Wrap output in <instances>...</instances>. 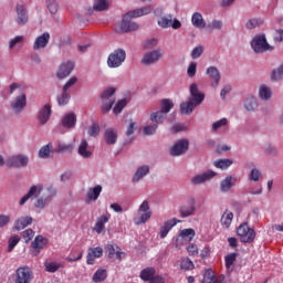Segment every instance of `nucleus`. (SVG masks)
<instances>
[{"instance_id":"nucleus-1","label":"nucleus","mask_w":283,"mask_h":283,"mask_svg":"<svg viewBox=\"0 0 283 283\" xmlns=\"http://www.w3.org/2000/svg\"><path fill=\"white\" fill-rule=\"evenodd\" d=\"M151 10H153L151 6H146L140 9L128 11L126 14H124L122 22L119 23V28H116L115 32H117V34L136 32L139 25L138 23L132 21V19H138V17H145L147 14H151Z\"/></svg>"},{"instance_id":"nucleus-2","label":"nucleus","mask_w":283,"mask_h":283,"mask_svg":"<svg viewBox=\"0 0 283 283\" xmlns=\"http://www.w3.org/2000/svg\"><path fill=\"white\" fill-rule=\"evenodd\" d=\"M203 101H205V93L198 90V84L192 83L190 85V97L188 102H184L180 104L181 114H184L185 116H189V114H192L193 109H196L198 105H201Z\"/></svg>"},{"instance_id":"nucleus-3","label":"nucleus","mask_w":283,"mask_h":283,"mask_svg":"<svg viewBox=\"0 0 283 283\" xmlns=\"http://www.w3.org/2000/svg\"><path fill=\"white\" fill-rule=\"evenodd\" d=\"M255 54H264V52H273V46L266 41V35H255L250 43Z\"/></svg>"},{"instance_id":"nucleus-4","label":"nucleus","mask_w":283,"mask_h":283,"mask_svg":"<svg viewBox=\"0 0 283 283\" xmlns=\"http://www.w3.org/2000/svg\"><path fill=\"white\" fill-rule=\"evenodd\" d=\"M237 235L243 244H251L255 241V230L249 227V223L243 222L237 228Z\"/></svg>"},{"instance_id":"nucleus-5","label":"nucleus","mask_w":283,"mask_h":283,"mask_svg":"<svg viewBox=\"0 0 283 283\" xmlns=\"http://www.w3.org/2000/svg\"><path fill=\"white\" fill-rule=\"evenodd\" d=\"M114 94H116V88L114 87H108L102 92L101 98L103 114H107V112L114 107V103H116V97H114Z\"/></svg>"},{"instance_id":"nucleus-6","label":"nucleus","mask_w":283,"mask_h":283,"mask_svg":"<svg viewBox=\"0 0 283 283\" xmlns=\"http://www.w3.org/2000/svg\"><path fill=\"white\" fill-rule=\"evenodd\" d=\"M127 59V53L123 49H117L108 55L107 65L108 67L116 69L120 67Z\"/></svg>"},{"instance_id":"nucleus-7","label":"nucleus","mask_w":283,"mask_h":283,"mask_svg":"<svg viewBox=\"0 0 283 283\" xmlns=\"http://www.w3.org/2000/svg\"><path fill=\"white\" fill-rule=\"evenodd\" d=\"M33 279L34 274L30 268L21 266L17 269L14 283H31Z\"/></svg>"},{"instance_id":"nucleus-8","label":"nucleus","mask_w":283,"mask_h":283,"mask_svg":"<svg viewBox=\"0 0 283 283\" xmlns=\"http://www.w3.org/2000/svg\"><path fill=\"white\" fill-rule=\"evenodd\" d=\"M189 151V139H180L170 148V156H182Z\"/></svg>"},{"instance_id":"nucleus-9","label":"nucleus","mask_w":283,"mask_h":283,"mask_svg":"<svg viewBox=\"0 0 283 283\" xmlns=\"http://www.w3.org/2000/svg\"><path fill=\"white\" fill-rule=\"evenodd\" d=\"M196 213V199L190 198L187 203L179 207V214L181 218H189Z\"/></svg>"},{"instance_id":"nucleus-10","label":"nucleus","mask_w":283,"mask_h":283,"mask_svg":"<svg viewBox=\"0 0 283 283\" xmlns=\"http://www.w3.org/2000/svg\"><path fill=\"white\" fill-rule=\"evenodd\" d=\"M105 255L109 260H123V255H125V252L120 251V248L118 245L108 243L105 247Z\"/></svg>"},{"instance_id":"nucleus-11","label":"nucleus","mask_w":283,"mask_h":283,"mask_svg":"<svg viewBox=\"0 0 283 283\" xmlns=\"http://www.w3.org/2000/svg\"><path fill=\"white\" fill-rule=\"evenodd\" d=\"M28 163H30V159L25 155H15L11 156L7 160V165L9 167H28Z\"/></svg>"},{"instance_id":"nucleus-12","label":"nucleus","mask_w":283,"mask_h":283,"mask_svg":"<svg viewBox=\"0 0 283 283\" xmlns=\"http://www.w3.org/2000/svg\"><path fill=\"white\" fill-rule=\"evenodd\" d=\"M103 258V248L96 247V248H88L87 254H86V264L90 266L96 264V259Z\"/></svg>"},{"instance_id":"nucleus-13","label":"nucleus","mask_w":283,"mask_h":283,"mask_svg":"<svg viewBox=\"0 0 283 283\" xmlns=\"http://www.w3.org/2000/svg\"><path fill=\"white\" fill-rule=\"evenodd\" d=\"M74 70V62L67 61L60 65L56 76L57 78H66V76H70L72 74V71Z\"/></svg>"},{"instance_id":"nucleus-14","label":"nucleus","mask_w":283,"mask_h":283,"mask_svg":"<svg viewBox=\"0 0 283 283\" xmlns=\"http://www.w3.org/2000/svg\"><path fill=\"white\" fill-rule=\"evenodd\" d=\"M160 56H163V53H160V50H154L145 54V56L142 60V63L144 65H151V63H156L157 61H160Z\"/></svg>"},{"instance_id":"nucleus-15","label":"nucleus","mask_w":283,"mask_h":283,"mask_svg":"<svg viewBox=\"0 0 283 283\" xmlns=\"http://www.w3.org/2000/svg\"><path fill=\"white\" fill-rule=\"evenodd\" d=\"M50 116H52V106H50V104H45L38 114L40 125H45L48 120H50Z\"/></svg>"},{"instance_id":"nucleus-16","label":"nucleus","mask_w":283,"mask_h":283,"mask_svg":"<svg viewBox=\"0 0 283 283\" xmlns=\"http://www.w3.org/2000/svg\"><path fill=\"white\" fill-rule=\"evenodd\" d=\"M211 178H216V172L213 170H208L201 175H197L191 179L192 185H202L207 182V180H211Z\"/></svg>"},{"instance_id":"nucleus-17","label":"nucleus","mask_w":283,"mask_h":283,"mask_svg":"<svg viewBox=\"0 0 283 283\" xmlns=\"http://www.w3.org/2000/svg\"><path fill=\"white\" fill-rule=\"evenodd\" d=\"M178 222H180V220L174 218V219L166 221L164 223V226H161V228L159 230V235H160L161 240H164V238L166 235H168L169 231H171L174 229V227H176V224H178Z\"/></svg>"},{"instance_id":"nucleus-18","label":"nucleus","mask_w":283,"mask_h":283,"mask_svg":"<svg viewBox=\"0 0 283 283\" xmlns=\"http://www.w3.org/2000/svg\"><path fill=\"white\" fill-rule=\"evenodd\" d=\"M48 43H50V34L44 32L35 39L33 50H43V48H48Z\"/></svg>"},{"instance_id":"nucleus-19","label":"nucleus","mask_w":283,"mask_h":283,"mask_svg":"<svg viewBox=\"0 0 283 283\" xmlns=\"http://www.w3.org/2000/svg\"><path fill=\"white\" fill-rule=\"evenodd\" d=\"M109 218H112L111 214H103L99 218H97V221L93 228V231H95V233H103V231H105V224H107V222H109Z\"/></svg>"},{"instance_id":"nucleus-20","label":"nucleus","mask_w":283,"mask_h":283,"mask_svg":"<svg viewBox=\"0 0 283 283\" xmlns=\"http://www.w3.org/2000/svg\"><path fill=\"white\" fill-rule=\"evenodd\" d=\"M32 217H20L14 222L13 231H23L25 227H30V224H32Z\"/></svg>"},{"instance_id":"nucleus-21","label":"nucleus","mask_w":283,"mask_h":283,"mask_svg":"<svg viewBox=\"0 0 283 283\" xmlns=\"http://www.w3.org/2000/svg\"><path fill=\"white\" fill-rule=\"evenodd\" d=\"M235 182H238L237 178L232 176L226 177L220 184V191H222L223 193H227V191H231V187H235Z\"/></svg>"},{"instance_id":"nucleus-22","label":"nucleus","mask_w":283,"mask_h":283,"mask_svg":"<svg viewBox=\"0 0 283 283\" xmlns=\"http://www.w3.org/2000/svg\"><path fill=\"white\" fill-rule=\"evenodd\" d=\"M25 105H27L25 94L17 96L14 102L11 103V107L15 114H19V112H21L23 107H25Z\"/></svg>"},{"instance_id":"nucleus-23","label":"nucleus","mask_w":283,"mask_h":283,"mask_svg":"<svg viewBox=\"0 0 283 283\" xmlns=\"http://www.w3.org/2000/svg\"><path fill=\"white\" fill-rule=\"evenodd\" d=\"M17 14H18L17 23L19 25H25V23H28V11H25V8H23V6L21 4L17 6Z\"/></svg>"},{"instance_id":"nucleus-24","label":"nucleus","mask_w":283,"mask_h":283,"mask_svg":"<svg viewBox=\"0 0 283 283\" xmlns=\"http://www.w3.org/2000/svg\"><path fill=\"white\" fill-rule=\"evenodd\" d=\"M139 277L144 282H150L151 280H154L156 277V269L146 268V269L142 270Z\"/></svg>"},{"instance_id":"nucleus-25","label":"nucleus","mask_w":283,"mask_h":283,"mask_svg":"<svg viewBox=\"0 0 283 283\" xmlns=\"http://www.w3.org/2000/svg\"><path fill=\"white\" fill-rule=\"evenodd\" d=\"M207 74L214 82L212 87H218V83H220V71L216 66H210L207 69Z\"/></svg>"},{"instance_id":"nucleus-26","label":"nucleus","mask_w":283,"mask_h":283,"mask_svg":"<svg viewBox=\"0 0 283 283\" xmlns=\"http://www.w3.org/2000/svg\"><path fill=\"white\" fill-rule=\"evenodd\" d=\"M104 138L107 145H116V140H118V133H116L114 128H107L105 130Z\"/></svg>"},{"instance_id":"nucleus-27","label":"nucleus","mask_w":283,"mask_h":283,"mask_svg":"<svg viewBox=\"0 0 283 283\" xmlns=\"http://www.w3.org/2000/svg\"><path fill=\"white\" fill-rule=\"evenodd\" d=\"M191 23L192 25H195V28H206L207 27V22H205V18H202V13L200 12H195L191 17Z\"/></svg>"},{"instance_id":"nucleus-28","label":"nucleus","mask_w":283,"mask_h":283,"mask_svg":"<svg viewBox=\"0 0 283 283\" xmlns=\"http://www.w3.org/2000/svg\"><path fill=\"white\" fill-rule=\"evenodd\" d=\"M165 118H167V114L163 113V111H157L150 114V120L151 123H155L157 127L158 125H163V123H165Z\"/></svg>"},{"instance_id":"nucleus-29","label":"nucleus","mask_w":283,"mask_h":283,"mask_svg":"<svg viewBox=\"0 0 283 283\" xmlns=\"http://www.w3.org/2000/svg\"><path fill=\"white\" fill-rule=\"evenodd\" d=\"M149 174V166H142L137 168L134 177H133V182H138L139 180H143Z\"/></svg>"},{"instance_id":"nucleus-30","label":"nucleus","mask_w":283,"mask_h":283,"mask_svg":"<svg viewBox=\"0 0 283 283\" xmlns=\"http://www.w3.org/2000/svg\"><path fill=\"white\" fill-rule=\"evenodd\" d=\"M36 193H41V189L39 190L36 186H32L28 193L20 199V206L23 207V205H25L30 200V198L36 196Z\"/></svg>"},{"instance_id":"nucleus-31","label":"nucleus","mask_w":283,"mask_h":283,"mask_svg":"<svg viewBox=\"0 0 283 283\" xmlns=\"http://www.w3.org/2000/svg\"><path fill=\"white\" fill-rule=\"evenodd\" d=\"M62 125L63 127H66V128L74 127V125H76V115H74V113L66 114L62 118Z\"/></svg>"},{"instance_id":"nucleus-32","label":"nucleus","mask_w":283,"mask_h":283,"mask_svg":"<svg viewBox=\"0 0 283 283\" xmlns=\"http://www.w3.org/2000/svg\"><path fill=\"white\" fill-rule=\"evenodd\" d=\"M87 147H90L87 139H82L78 146V154L82 156V158H90L92 156V153L90 149H87Z\"/></svg>"},{"instance_id":"nucleus-33","label":"nucleus","mask_w":283,"mask_h":283,"mask_svg":"<svg viewBox=\"0 0 283 283\" xmlns=\"http://www.w3.org/2000/svg\"><path fill=\"white\" fill-rule=\"evenodd\" d=\"M179 238L186 240L187 242H191L193 238H196V230L193 228H187L180 231Z\"/></svg>"},{"instance_id":"nucleus-34","label":"nucleus","mask_w":283,"mask_h":283,"mask_svg":"<svg viewBox=\"0 0 283 283\" xmlns=\"http://www.w3.org/2000/svg\"><path fill=\"white\" fill-rule=\"evenodd\" d=\"M48 244V239L43 235L39 234L35 237V239L32 241L31 247L32 249H43Z\"/></svg>"},{"instance_id":"nucleus-35","label":"nucleus","mask_w":283,"mask_h":283,"mask_svg":"<svg viewBox=\"0 0 283 283\" xmlns=\"http://www.w3.org/2000/svg\"><path fill=\"white\" fill-rule=\"evenodd\" d=\"M101 191H103V187L101 185H97L94 188L90 189L86 193L87 200H98Z\"/></svg>"},{"instance_id":"nucleus-36","label":"nucleus","mask_w":283,"mask_h":283,"mask_svg":"<svg viewBox=\"0 0 283 283\" xmlns=\"http://www.w3.org/2000/svg\"><path fill=\"white\" fill-rule=\"evenodd\" d=\"M202 283H218V277H216L213 270L209 269L205 271Z\"/></svg>"},{"instance_id":"nucleus-37","label":"nucleus","mask_w":283,"mask_h":283,"mask_svg":"<svg viewBox=\"0 0 283 283\" xmlns=\"http://www.w3.org/2000/svg\"><path fill=\"white\" fill-rule=\"evenodd\" d=\"M244 108L247 112H255L258 109V99L253 96L248 97L244 102Z\"/></svg>"},{"instance_id":"nucleus-38","label":"nucleus","mask_w":283,"mask_h":283,"mask_svg":"<svg viewBox=\"0 0 283 283\" xmlns=\"http://www.w3.org/2000/svg\"><path fill=\"white\" fill-rule=\"evenodd\" d=\"M160 112L169 114L174 109V102L171 99L164 98L160 101Z\"/></svg>"},{"instance_id":"nucleus-39","label":"nucleus","mask_w":283,"mask_h":283,"mask_svg":"<svg viewBox=\"0 0 283 283\" xmlns=\"http://www.w3.org/2000/svg\"><path fill=\"white\" fill-rule=\"evenodd\" d=\"M231 222H233V212H224L221 217V226L224 229H229Z\"/></svg>"},{"instance_id":"nucleus-40","label":"nucleus","mask_w":283,"mask_h":283,"mask_svg":"<svg viewBox=\"0 0 283 283\" xmlns=\"http://www.w3.org/2000/svg\"><path fill=\"white\" fill-rule=\"evenodd\" d=\"M109 8V2L107 0H95L93 4V9L96 12H103Z\"/></svg>"},{"instance_id":"nucleus-41","label":"nucleus","mask_w":283,"mask_h":283,"mask_svg":"<svg viewBox=\"0 0 283 283\" xmlns=\"http://www.w3.org/2000/svg\"><path fill=\"white\" fill-rule=\"evenodd\" d=\"M272 94L273 93L271 92V88H269V86L266 85H261V87L259 88V96L262 101H269Z\"/></svg>"},{"instance_id":"nucleus-42","label":"nucleus","mask_w":283,"mask_h":283,"mask_svg":"<svg viewBox=\"0 0 283 283\" xmlns=\"http://www.w3.org/2000/svg\"><path fill=\"white\" fill-rule=\"evenodd\" d=\"M44 269L48 273H56L59 269H63V264L56 262H45Z\"/></svg>"},{"instance_id":"nucleus-43","label":"nucleus","mask_w":283,"mask_h":283,"mask_svg":"<svg viewBox=\"0 0 283 283\" xmlns=\"http://www.w3.org/2000/svg\"><path fill=\"white\" fill-rule=\"evenodd\" d=\"M263 23H264V20L252 18L247 22L245 28L248 30H255V28H260V25H262Z\"/></svg>"},{"instance_id":"nucleus-44","label":"nucleus","mask_w":283,"mask_h":283,"mask_svg":"<svg viewBox=\"0 0 283 283\" xmlns=\"http://www.w3.org/2000/svg\"><path fill=\"white\" fill-rule=\"evenodd\" d=\"M271 80L283 81V63L279 67L272 70Z\"/></svg>"},{"instance_id":"nucleus-45","label":"nucleus","mask_w":283,"mask_h":283,"mask_svg":"<svg viewBox=\"0 0 283 283\" xmlns=\"http://www.w3.org/2000/svg\"><path fill=\"white\" fill-rule=\"evenodd\" d=\"M107 280V270H97L93 275V282H105Z\"/></svg>"},{"instance_id":"nucleus-46","label":"nucleus","mask_w":283,"mask_h":283,"mask_svg":"<svg viewBox=\"0 0 283 283\" xmlns=\"http://www.w3.org/2000/svg\"><path fill=\"white\" fill-rule=\"evenodd\" d=\"M233 165V160L231 159H219L214 161V167L217 169H229Z\"/></svg>"},{"instance_id":"nucleus-47","label":"nucleus","mask_w":283,"mask_h":283,"mask_svg":"<svg viewBox=\"0 0 283 283\" xmlns=\"http://www.w3.org/2000/svg\"><path fill=\"white\" fill-rule=\"evenodd\" d=\"M180 269H182L184 271H193V261H191V259L189 258L181 259Z\"/></svg>"},{"instance_id":"nucleus-48","label":"nucleus","mask_w":283,"mask_h":283,"mask_svg":"<svg viewBox=\"0 0 283 283\" xmlns=\"http://www.w3.org/2000/svg\"><path fill=\"white\" fill-rule=\"evenodd\" d=\"M172 19V14H168V17H163L160 20H158L159 28H171Z\"/></svg>"},{"instance_id":"nucleus-49","label":"nucleus","mask_w":283,"mask_h":283,"mask_svg":"<svg viewBox=\"0 0 283 283\" xmlns=\"http://www.w3.org/2000/svg\"><path fill=\"white\" fill-rule=\"evenodd\" d=\"M139 214V218L134 219L135 224H145L151 218V212H140Z\"/></svg>"},{"instance_id":"nucleus-50","label":"nucleus","mask_w":283,"mask_h":283,"mask_svg":"<svg viewBox=\"0 0 283 283\" xmlns=\"http://www.w3.org/2000/svg\"><path fill=\"white\" fill-rule=\"evenodd\" d=\"M238 260V253H230L226 255L224 262H226V269H231L233 266V263Z\"/></svg>"},{"instance_id":"nucleus-51","label":"nucleus","mask_w":283,"mask_h":283,"mask_svg":"<svg viewBox=\"0 0 283 283\" xmlns=\"http://www.w3.org/2000/svg\"><path fill=\"white\" fill-rule=\"evenodd\" d=\"M70 98H72V96L67 93V91H63L62 95L57 97V104L60 106L67 105V103H70Z\"/></svg>"},{"instance_id":"nucleus-52","label":"nucleus","mask_w":283,"mask_h":283,"mask_svg":"<svg viewBox=\"0 0 283 283\" xmlns=\"http://www.w3.org/2000/svg\"><path fill=\"white\" fill-rule=\"evenodd\" d=\"M51 151H52V144H48L39 150V156L40 158H50Z\"/></svg>"},{"instance_id":"nucleus-53","label":"nucleus","mask_w":283,"mask_h":283,"mask_svg":"<svg viewBox=\"0 0 283 283\" xmlns=\"http://www.w3.org/2000/svg\"><path fill=\"white\" fill-rule=\"evenodd\" d=\"M101 134V126L97 123H93L88 127V136H93V138H96Z\"/></svg>"},{"instance_id":"nucleus-54","label":"nucleus","mask_w":283,"mask_h":283,"mask_svg":"<svg viewBox=\"0 0 283 283\" xmlns=\"http://www.w3.org/2000/svg\"><path fill=\"white\" fill-rule=\"evenodd\" d=\"M228 123H229V120L226 117L214 122L212 124V132H218V129H220L222 127H227Z\"/></svg>"},{"instance_id":"nucleus-55","label":"nucleus","mask_w":283,"mask_h":283,"mask_svg":"<svg viewBox=\"0 0 283 283\" xmlns=\"http://www.w3.org/2000/svg\"><path fill=\"white\" fill-rule=\"evenodd\" d=\"M46 8L51 14L59 12V3H56V0H46Z\"/></svg>"},{"instance_id":"nucleus-56","label":"nucleus","mask_w":283,"mask_h":283,"mask_svg":"<svg viewBox=\"0 0 283 283\" xmlns=\"http://www.w3.org/2000/svg\"><path fill=\"white\" fill-rule=\"evenodd\" d=\"M20 241H21V238H19V235L11 237L9 239L8 252L12 253V251H14V247H17V244H19Z\"/></svg>"},{"instance_id":"nucleus-57","label":"nucleus","mask_w":283,"mask_h":283,"mask_svg":"<svg viewBox=\"0 0 283 283\" xmlns=\"http://www.w3.org/2000/svg\"><path fill=\"white\" fill-rule=\"evenodd\" d=\"M125 107H127V99H120L113 108V112L114 114L118 115L120 112H123V109H125Z\"/></svg>"},{"instance_id":"nucleus-58","label":"nucleus","mask_w":283,"mask_h":283,"mask_svg":"<svg viewBox=\"0 0 283 283\" xmlns=\"http://www.w3.org/2000/svg\"><path fill=\"white\" fill-rule=\"evenodd\" d=\"M34 234H35V232L32 229H27L22 232V238H23L25 244H28V242H30L34 238Z\"/></svg>"},{"instance_id":"nucleus-59","label":"nucleus","mask_w":283,"mask_h":283,"mask_svg":"<svg viewBox=\"0 0 283 283\" xmlns=\"http://www.w3.org/2000/svg\"><path fill=\"white\" fill-rule=\"evenodd\" d=\"M23 41H24L23 35H17L15 38L11 39L9 42V50L17 48V45H19V43H23Z\"/></svg>"},{"instance_id":"nucleus-60","label":"nucleus","mask_w":283,"mask_h":283,"mask_svg":"<svg viewBox=\"0 0 283 283\" xmlns=\"http://www.w3.org/2000/svg\"><path fill=\"white\" fill-rule=\"evenodd\" d=\"M198 69V63L191 62L188 66L187 74L189 78H193L196 76V70Z\"/></svg>"},{"instance_id":"nucleus-61","label":"nucleus","mask_w":283,"mask_h":283,"mask_svg":"<svg viewBox=\"0 0 283 283\" xmlns=\"http://www.w3.org/2000/svg\"><path fill=\"white\" fill-rule=\"evenodd\" d=\"M205 52V49L199 45L196 46L192 51H191V59H200V56H202V53Z\"/></svg>"},{"instance_id":"nucleus-62","label":"nucleus","mask_w":283,"mask_h":283,"mask_svg":"<svg viewBox=\"0 0 283 283\" xmlns=\"http://www.w3.org/2000/svg\"><path fill=\"white\" fill-rule=\"evenodd\" d=\"M156 129H158L157 124L145 126L144 134H146V136H153V134H156Z\"/></svg>"},{"instance_id":"nucleus-63","label":"nucleus","mask_w":283,"mask_h":283,"mask_svg":"<svg viewBox=\"0 0 283 283\" xmlns=\"http://www.w3.org/2000/svg\"><path fill=\"white\" fill-rule=\"evenodd\" d=\"M72 149H74L72 144H63L61 142L57 144V151H72Z\"/></svg>"},{"instance_id":"nucleus-64","label":"nucleus","mask_w":283,"mask_h":283,"mask_svg":"<svg viewBox=\"0 0 283 283\" xmlns=\"http://www.w3.org/2000/svg\"><path fill=\"white\" fill-rule=\"evenodd\" d=\"M274 41H275V43H282V41H283V30L282 29H277L274 31Z\"/></svg>"}]
</instances>
